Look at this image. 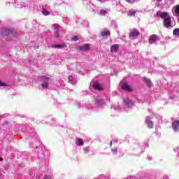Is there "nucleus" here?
Wrapping results in <instances>:
<instances>
[{
  "label": "nucleus",
  "mask_w": 179,
  "mask_h": 179,
  "mask_svg": "<svg viewBox=\"0 0 179 179\" xmlns=\"http://www.w3.org/2000/svg\"><path fill=\"white\" fill-rule=\"evenodd\" d=\"M164 23V27L169 29V27H171V17L168 14L166 17L162 19Z\"/></svg>",
  "instance_id": "obj_1"
},
{
  "label": "nucleus",
  "mask_w": 179,
  "mask_h": 179,
  "mask_svg": "<svg viewBox=\"0 0 179 179\" xmlns=\"http://www.w3.org/2000/svg\"><path fill=\"white\" fill-rule=\"evenodd\" d=\"M77 50L78 51H80L81 52H85L86 51H90V45L89 43H85L82 45H80L77 48Z\"/></svg>",
  "instance_id": "obj_2"
},
{
  "label": "nucleus",
  "mask_w": 179,
  "mask_h": 179,
  "mask_svg": "<svg viewBox=\"0 0 179 179\" xmlns=\"http://www.w3.org/2000/svg\"><path fill=\"white\" fill-rule=\"evenodd\" d=\"M140 34L141 33L139 32V31H138V29H130L129 37V38H132V37H138V36H139Z\"/></svg>",
  "instance_id": "obj_3"
},
{
  "label": "nucleus",
  "mask_w": 179,
  "mask_h": 179,
  "mask_svg": "<svg viewBox=\"0 0 179 179\" xmlns=\"http://www.w3.org/2000/svg\"><path fill=\"white\" fill-rule=\"evenodd\" d=\"M160 38L159 36L156 34H152L149 37V43L153 44V43H155V41H159Z\"/></svg>",
  "instance_id": "obj_4"
},
{
  "label": "nucleus",
  "mask_w": 179,
  "mask_h": 179,
  "mask_svg": "<svg viewBox=\"0 0 179 179\" xmlns=\"http://www.w3.org/2000/svg\"><path fill=\"white\" fill-rule=\"evenodd\" d=\"M92 87L93 89H95V90H99L100 92H103V90H104V88L99 84V81H96L93 84Z\"/></svg>",
  "instance_id": "obj_5"
},
{
  "label": "nucleus",
  "mask_w": 179,
  "mask_h": 179,
  "mask_svg": "<svg viewBox=\"0 0 179 179\" xmlns=\"http://www.w3.org/2000/svg\"><path fill=\"white\" fill-rule=\"evenodd\" d=\"M152 117L150 116H148L145 119V124H147L148 128L152 129L153 128V122L151 120Z\"/></svg>",
  "instance_id": "obj_6"
},
{
  "label": "nucleus",
  "mask_w": 179,
  "mask_h": 179,
  "mask_svg": "<svg viewBox=\"0 0 179 179\" xmlns=\"http://www.w3.org/2000/svg\"><path fill=\"white\" fill-rule=\"evenodd\" d=\"M169 13L167 12H160L158 11L157 12L155 16H157L158 17H161V19H164V17H166V16H168Z\"/></svg>",
  "instance_id": "obj_7"
},
{
  "label": "nucleus",
  "mask_w": 179,
  "mask_h": 179,
  "mask_svg": "<svg viewBox=\"0 0 179 179\" xmlns=\"http://www.w3.org/2000/svg\"><path fill=\"white\" fill-rule=\"evenodd\" d=\"M172 128L175 132L179 131V120H176L172 123Z\"/></svg>",
  "instance_id": "obj_8"
},
{
  "label": "nucleus",
  "mask_w": 179,
  "mask_h": 179,
  "mask_svg": "<svg viewBox=\"0 0 179 179\" xmlns=\"http://www.w3.org/2000/svg\"><path fill=\"white\" fill-rule=\"evenodd\" d=\"M120 50V45L114 44L110 47V52H117Z\"/></svg>",
  "instance_id": "obj_9"
},
{
  "label": "nucleus",
  "mask_w": 179,
  "mask_h": 179,
  "mask_svg": "<svg viewBox=\"0 0 179 179\" xmlns=\"http://www.w3.org/2000/svg\"><path fill=\"white\" fill-rule=\"evenodd\" d=\"M122 89L123 90H126V92H133V90H134L129 88V85H128V84H127V83H124L122 85Z\"/></svg>",
  "instance_id": "obj_10"
},
{
  "label": "nucleus",
  "mask_w": 179,
  "mask_h": 179,
  "mask_svg": "<svg viewBox=\"0 0 179 179\" xmlns=\"http://www.w3.org/2000/svg\"><path fill=\"white\" fill-rule=\"evenodd\" d=\"M76 144L78 145V146H82L83 145L85 144V142L83 141V140H82V138H77L76 140Z\"/></svg>",
  "instance_id": "obj_11"
},
{
  "label": "nucleus",
  "mask_w": 179,
  "mask_h": 179,
  "mask_svg": "<svg viewBox=\"0 0 179 179\" xmlns=\"http://www.w3.org/2000/svg\"><path fill=\"white\" fill-rule=\"evenodd\" d=\"M124 103L127 107H132L134 106V102L129 99H125Z\"/></svg>",
  "instance_id": "obj_12"
},
{
  "label": "nucleus",
  "mask_w": 179,
  "mask_h": 179,
  "mask_svg": "<svg viewBox=\"0 0 179 179\" xmlns=\"http://www.w3.org/2000/svg\"><path fill=\"white\" fill-rule=\"evenodd\" d=\"M128 16H134L135 17V15H136V10H134V9H130L127 13Z\"/></svg>",
  "instance_id": "obj_13"
},
{
  "label": "nucleus",
  "mask_w": 179,
  "mask_h": 179,
  "mask_svg": "<svg viewBox=\"0 0 179 179\" xmlns=\"http://www.w3.org/2000/svg\"><path fill=\"white\" fill-rule=\"evenodd\" d=\"M143 79H144V82H145V83H147L148 87H150V86H152V80H150V79H149L146 77H144Z\"/></svg>",
  "instance_id": "obj_14"
},
{
  "label": "nucleus",
  "mask_w": 179,
  "mask_h": 179,
  "mask_svg": "<svg viewBox=\"0 0 179 179\" xmlns=\"http://www.w3.org/2000/svg\"><path fill=\"white\" fill-rule=\"evenodd\" d=\"M100 34L102 37H106L107 36H110L111 33L110 32V31H101Z\"/></svg>",
  "instance_id": "obj_15"
},
{
  "label": "nucleus",
  "mask_w": 179,
  "mask_h": 179,
  "mask_svg": "<svg viewBox=\"0 0 179 179\" xmlns=\"http://www.w3.org/2000/svg\"><path fill=\"white\" fill-rule=\"evenodd\" d=\"M52 47L53 48H64V47H66V45L56 44V45H52Z\"/></svg>",
  "instance_id": "obj_16"
},
{
  "label": "nucleus",
  "mask_w": 179,
  "mask_h": 179,
  "mask_svg": "<svg viewBox=\"0 0 179 179\" xmlns=\"http://www.w3.org/2000/svg\"><path fill=\"white\" fill-rule=\"evenodd\" d=\"M41 13H43V15H44V16H48V15H50V11L45 10V8H42L41 10Z\"/></svg>",
  "instance_id": "obj_17"
},
{
  "label": "nucleus",
  "mask_w": 179,
  "mask_h": 179,
  "mask_svg": "<svg viewBox=\"0 0 179 179\" xmlns=\"http://www.w3.org/2000/svg\"><path fill=\"white\" fill-rule=\"evenodd\" d=\"M173 9H175V13L179 16V4L176 5L173 7Z\"/></svg>",
  "instance_id": "obj_18"
},
{
  "label": "nucleus",
  "mask_w": 179,
  "mask_h": 179,
  "mask_svg": "<svg viewBox=\"0 0 179 179\" xmlns=\"http://www.w3.org/2000/svg\"><path fill=\"white\" fill-rule=\"evenodd\" d=\"M96 106H98V107H100V106H103V104H104V103H103V100L98 99V100H96Z\"/></svg>",
  "instance_id": "obj_19"
},
{
  "label": "nucleus",
  "mask_w": 179,
  "mask_h": 179,
  "mask_svg": "<svg viewBox=\"0 0 179 179\" xmlns=\"http://www.w3.org/2000/svg\"><path fill=\"white\" fill-rule=\"evenodd\" d=\"M173 36H179V28H176L173 31Z\"/></svg>",
  "instance_id": "obj_20"
},
{
  "label": "nucleus",
  "mask_w": 179,
  "mask_h": 179,
  "mask_svg": "<svg viewBox=\"0 0 179 179\" xmlns=\"http://www.w3.org/2000/svg\"><path fill=\"white\" fill-rule=\"evenodd\" d=\"M42 87L43 89H48V83H42Z\"/></svg>",
  "instance_id": "obj_21"
},
{
  "label": "nucleus",
  "mask_w": 179,
  "mask_h": 179,
  "mask_svg": "<svg viewBox=\"0 0 179 179\" xmlns=\"http://www.w3.org/2000/svg\"><path fill=\"white\" fill-rule=\"evenodd\" d=\"M6 34L8 35V36H10L11 34H13V29H8L6 31Z\"/></svg>",
  "instance_id": "obj_22"
},
{
  "label": "nucleus",
  "mask_w": 179,
  "mask_h": 179,
  "mask_svg": "<svg viewBox=\"0 0 179 179\" xmlns=\"http://www.w3.org/2000/svg\"><path fill=\"white\" fill-rule=\"evenodd\" d=\"M78 40H79V37L77 36H74L71 38V41H78Z\"/></svg>",
  "instance_id": "obj_23"
},
{
  "label": "nucleus",
  "mask_w": 179,
  "mask_h": 179,
  "mask_svg": "<svg viewBox=\"0 0 179 179\" xmlns=\"http://www.w3.org/2000/svg\"><path fill=\"white\" fill-rule=\"evenodd\" d=\"M0 87H3V89L6 87V84H5V83H2L1 81H0Z\"/></svg>",
  "instance_id": "obj_24"
},
{
  "label": "nucleus",
  "mask_w": 179,
  "mask_h": 179,
  "mask_svg": "<svg viewBox=\"0 0 179 179\" xmlns=\"http://www.w3.org/2000/svg\"><path fill=\"white\" fill-rule=\"evenodd\" d=\"M52 176H50V175H45L43 178V179H52Z\"/></svg>",
  "instance_id": "obj_25"
},
{
  "label": "nucleus",
  "mask_w": 179,
  "mask_h": 179,
  "mask_svg": "<svg viewBox=\"0 0 179 179\" xmlns=\"http://www.w3.org/2000/svg\"><path fill=\"white\" fill-rule=\"evenodd\" d=\"M126 2H128V3H134L136 2V0H126Z\"/></svg>",
  "instance_id": "obj_26"
},
{
  "label": "nucleus",
  "mask_w": 179,
  "mask_h": 179,
  "mask_svg": "<svg viewBox=\"0 0 179 179\" xmlns=\"http://www.w3.org/2000/svg\"><path fill=\"white\" fill-rule=\"evenodd\" d=\"M69 80L70 82H71V83H73V80H75V79H73V77L69 76Z\"/></svg>",
  "instance_id": "obj_27"
},
{
  "label": "nucleus",
  "mask_w": 179,
  "mask_h": 179,
  "mask_svg": "<svg viewBox=\"0 0 179 179\" xmlns=\"http://www.w3.org/2000/svg\"><path fill=\"white\" fill-rule=\"evenodd\" d=\"M100 13L101 15H106L107 13V11L106 10H101Z\"/></svg>",
  "instance_id": "obj_28"
},
{
  "label": "nucleus",
  "mask_w": 179,
  "mask_h": 179,
  "mask_svg": "<svg viewBox=\"0 0 179 179\" xmlns=\"http://www.w3.org/2000/svg\"><path fill=\"white\" fill-rule=\"evenodd\" d=\"M117 148H114L112 150V153H113V155H117Z\"/></svg>",
  "instance_id": "obj_29"
},
{
  "label": "nucleus",
  "mask_w": 179,
  "mask_h": 179,
  "mask_svg": "<svg viewBox=\"0 0 179 179\" xmlns=\"http://www.w3.org/2000/svg\"><path fill=\"white\" fill-rule=\"evenodd\" d=\"M84 152H85V153H88L89 152V147L84 148Z\"/></svg>",
  "instance_id": "obj_30"
},
{
  "label": "nucleus",
  "mask_w": 179,
  "mask_h": 179,
  "mask_svg": "<svg viewBox=\"0 0 179 179\" xmlns=\"http://www.w3.org/2000/svg\"><path fill=\"white\" fill-rule=\"evenodd\" d=\"M55 37H56V38H58V37H59V34H54Z\"/></svg>",
  "instance_id": "obj_31"
},
{
  "label": "nucleus",
  "mask_w": 179,
  "mask_h": 179,
  "mask_svg": "<svg viewBox=\"0 0 179 179\" xmlns=\"http://www.w3.org/2000/svg\"><path fill=\"white\" fill-rule=\"evenodd\" d=\"M98 1H99V2L103 3V2H106V1H107V0H98Z\"/></svg>",
  "instance_id": "obj_32"
},
{
  "label": "nucleus",
  "mask_w": 179,
  "mask_h": 179,
  "mask_svg": "<svg viewBox=\"0 0 179 179\" xmlns=\"http://www.w3.org/2000/svg\"><path fill=\"white\" fill-rule=\"evenodd\" d=\"M158 2H162V0H157Z\"/></svg>",
  "instance_id": "obj_33"
},
{
  "label": "nucleus",
  "mask_w": 179,
  "mask_h": 179,
  "mask_svg": "<svg viewBox=\"0 0 179 179\" xmlns=\"http://www.w3.org/2000/svg\"><path fill=\"white\" fill-rule=\"evenodd\" d=\"M113 145V141H110V146Z\"/></svg>",
  "instance_id": "obj_34"
},
{
  "label": "nucleus",
  "mask_w": 179,
  "mask_h": 179,
  "mask_svg": "<svg viewBox=\"0 0 179 179\" xmlns=\"http://www.w3.org/2000/svg\"><path fill=\"white\" fill-rule=\"evenodd\" d=\"M2 176V173H0V177Z\"/></svg>",
  "instance_id": "obj_35"
},
{
  "label": "nucleus",
  "mask_w": 179,
  "mask_h": 179,
  "mask_svg": "<svg viewBox=\"0 0 179 179\" xmlns=\"http://www.w3.org/2000/svg\"><path fill=\"white\" fill-rule=\"evenodd\" d=\"M0 160H2V158H0Z\"/></svg>",
  "instance_id": "obj_36"
},
{
  "label": "nucleus",
  "mask_w": 179,
  "mask_h": 179,
  "mask_svg": "<svg viewBox=\"0 0 179 179\" xmlns=\"http://www.w3.org/2000/svg\"><path fill=\"white\" fill-rule=\"evenodd\" d=\"M178 21H179V18H178Z\"/></svg>",
  "instance_id": "obj_37"
}]
</instances>
